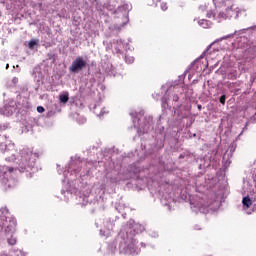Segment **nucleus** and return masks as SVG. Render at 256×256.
I'll return each mask as SVG.
<instances>
[{
    "label": "nucleus",
    "mask_w": 256,
    "mask_h": 256,
    "mask_svg": "<svg viewBox=\"0 0 256 256\" xmlns=\"http://www.w3.org/2000/svg\"><path fill=\"white\" fill-rule=\"evenodd\" d=\"M1 151L6 153V161H14L19 166V171H29L31 167L35 165V159H33V151L29 148L21 150L17 157L15 151V144L8 143L6 145H0Z\"/></svg>",
    "instance_id": "obj_1"
},
{
    "label": "nucleus",
    "mask_w": 256,
    "mask_h": 256,
    "mask_svg": "<svg viewBox=\"0 0 256 256\" xmlns=\"http://www.w3.org/2000/svg\"><path fill=\"white\" fill-rule=\"evenodd\" d=\"M139 227H141V225L135 223L133 220H130L128 222V227H125L120 231V243L118 249L121 255L129 256L139 254V246H137V240L133 239V234L131 231V229H133L134 232L139 233Z\"/></svg>",
    "instance_id": "obj_2"
},
{
    "label": "nucleus",
    "mask_w": 256,
    "mask_h": 256,
    "mask_svg": "<svg viewBox=\"0 0 256 256\" xmlns=\"http://www.w3.org/2000/svg\"><path fill=\"white\" fill-rule=\"evenodd\" d=\"M3 211H5V215L0 218V231L3 230L4 227L9 245H15L17 240L13 237V233H15V225H17V221L15 218L8 216L9 212H7V209H4Z\"/></svg>",
    "instance_id": "obj_3"
},
{
    "label": "nucleus",
    "mask_w": 256,
    "mask_h": 256,
    "mask_svg": "<svg viewBox=\"0 0 256 256\" xmlns=\"http://www.w3.org/2000/svg\"><path fill=\"white\" fill-rule=\"evenodd\" d=\"M207 17L209 19L213 17V19H215V21L218 23H221V21H225L227 19H231V17H235V19H237V17H239V8H237L235 5H232L230 8L228 7L222 9L217 13H208Z\"/></svg>",
    "instance_id": "obj_4"
},
{
    "label": "nucleus",
    "mask_w": 256,
    "mask_h": 256,
    "mask_svg": "<svg viewBox=\"0 0 256 256\" xmlns=\"http://www.w3.org/2000/svg\"><path fill=\"white\" fill-rule=\"evenodd\" d=\"M243 209L247 215H251L255 211V200L251 195H246L242 199Z\"/></svg>",
    "instance_id": "obj_5"
},
{
    "label": "nucleus",
    "mask_w": 256,
    "mask_h": 256,
    "mask_svg": "<svg viewBox=\"0 0 256 256\" xmlns=\"http://www.w3.org/2000/svg\"><path fill=\"white\" fill-rule=\"evenodd\" d=\"M87 61L83 57H77L71 64L69 71L71 73H79L85 66Z\"/></svg>",
    "instance_id": "obj_6"
},
{
    "label": "nucleus",
    "mask_w": 256,
    "mask_h": 256,
    "mask_svg": "<svg viewBox=\"0 0 256 256\" xmlns=\"http://www.w3.org/2000/svg\"><path fill=\"white\" fill-rule=\"evenodd\" d=\"M244 190L247 193H256V176L250 177L244 181Z\"/></svg>",
    "instance_id": "obj_7"
},
{
    "label": "nucleus",
    "mask_w": 256,
    "mask_h": 256,
    "mask_svg": "<svg viewBox=\"0 0 256 256\" xmlns=\"http://www.w3.org/2000/svg\"><path fill=\"white\" fill-rule=\"evenodd\" d=\"M2 115H6L9 117L10 115H13L15 113V102L10 101L4 105V107L1 109Z\"/></svg>",
    "instance_id": "obj_8"
},
{
    "label": "nucleus",
    "mask_w": 256,
    "mask_h": 256,
    "mask_svg": "<svg viewBox=\"0 0 256 256\" xmlns=\"http://www.w3.org/2000/svg\"><path fill=\"white\" fill-rule=\"evenodd\" d=\"M0 256H25V252H23L22 250H14L10 253H7V252H3L0 254Z\"/></svg>",
    "instance_id": "obj_9"
},
{
    "label": "nucleus",
    "mask_w": 256,
    "mask_h": 256,
    "mask_svg": "<svg viewBox=\"0 0 256 256\" xmlns=\"http://www.w3.org/2000/svg\"><path fill=\"white\" fill-rule=\"evenodd\" d=\"M198 25L200 27H203V29H207V27H211V23H209V21H207L206 19L199 20Z\"/></svg>",
    "instance_id": "obj_10"
},
{
    "label": "nucleus",
    "mask_w": 256,
    "mask_h": 256,
    "mask_svg": "<svg viewBox=\"0 0 256 256\" xmlns=\"http://www.w3.org/2000/svg\"><path fill=\"white\" fill-rule=\"evenodd\" d=\"M60 103H67L69 101V93L65 92L59 96Z\"/></svg>",
    "instance_id": "obj_11"
},
{
    "label": "nucleus",
    "mask_w": 256,
    "mask_h": 256,
    "mask_svg": "<svg viewBox=\"0 0 256 256\" xmlns=\"http://www.w3.org/2000/svg\"><path fill=\"white\" fill-rule=\"evenodd\" d=\"M7 169L10 173H13V168H7V166H0V173L5 175L7 173Z\"/></svg>",
    "instance_id": "obj_12"
},
{
    "label": "nucleus",
    "mask_w": 256,
    "mask_h": 256,
    "mask_svg": "<svg viewBox=\"0 0 256 256\" xmlns=\"http://www.w3.org/2000/svg\"><path fill=\"white\" fill-rule=\"evenodd\" d=\"M135 58L133 56L130 55H126L125 56V62L128 63L129 65H131V63H134Z\"/></svg>",
    "instance_id": "obj_13"
},
{
    "label": "nucleus",
    "mask_w": 256,
    "mask_h": 256,
    "mask_svg": "<svg viewBox=\"0 0 256 256\" xmlns=\"http://www.w3.org/2000/svg\"><path fill=\"white\" fill-rule=\"evenodd\" d=\"M160 9H162V11H167V9H169V5H167V2H161Z\"/></svg>",
    "instance_id": "obj_14"
},
{
    "label": "nucleus",
    "mask_w": 256,
    "mask_h": 256,
    "mask_svg": "<svg viewBox=\"0 0 256 256\" xmlns=\"http://www.w3.org/2000/svg\"><path fill=\"white\" fill-rule=\"evenodd\" d=\"M35 45H37V42H36L35 40H31V41L28 43L29 49H34Z\"/></svg>",
    "instance_id": "obj_15"
},
{
    "label": "nucleus",
    "mask_w": 256,
    "mask_h": 256,
    "mask_svg": "<svg viewBox=\"0 0 256 256\" xmlns=\"http://www.w3.org/2000/svg\"><path fill=\"white\" fill-rule=\"evenodd\" d=\"M106 113H109V111L107 110V108H103L100 112L99 117H103V115H105Z\"/></svg>",
    "instance_id": "obj_16"
},
{
    "label": "nucleus",
    "mask_w": 256,
    "mask_h": 256,
    "mask_svg": "<svg viewBox=\"0 0 256 256\" xmlns=\"http://www.w3.org/2000/svg\"><path fill=\"white\" fill-rule=\"evenodd\" d=\"M17 83H19V78L17 77L12 78V87L15 86Z\"/></svg>",
    "instance_id": "obj_17"
},
{
    "label": "nucleus",
    "mask_w": 256,
    "mask_h": 256,
    "mask_svg": "<svg viewBox=\"0 0 256 256\" xmlns=\"http://www.w3.org/2000/svg\"><path fill=\"white\" fill-rule=\"evenodd\" d=\"M37 111H38V113H44L45 112V108H43V106H38L37 107Z\"/></svg>",
    "instance_id": "obj_18"
},
{
    "label": "nucleus",
    "mask_w": 256,
    "mask_h": 256,
    "mask_svg": "<svg viewBox=\"0 0 256 256\" xmlns=\"http://www.w3.org/2000/svg\"><path fill=\"white\" fill-rule=\"evenodd\" d=\"M220 103H221L222 105H225V95H222V96L220 97Z\"/></svg>",
    "instance_id": "obj_19"
},
{
    "label": "nucleus",
    "mask_w": 256,
    "mask_h": 256,
    "mask_svg": "<svg viewBox=\"0 0 256 256\" xmlns=\"http://www.w3.org/2000/svg\"><path fill=\"white\" fill-rule=\"evenodd\" d=\"M118 45H119V48H118V49H121V48L123 47V41L120 40V41L118 42Z\"/></svg>",
    "instance_id": "obj_20"
},
{
    "label": "nucleus",
    "mask_w": 256,
    "mask_h": 256,
    "mask_svg": "<svg viewBox=\"0 0 256 256\" xmlns=\"http://www.w3.org/2000/svg\"><path fill=\"white\" fill-rule=\"evenodd\" d=\"M153 1V5H158L159 0H152Z\"/></svg>",
    "instance_id": "obj_21"
},
{
    "label": "nucleus",
    "mask_w": 256,
    "mask_h": 256,
    "mask_svg": "<svg viewBox=\"0 0 256 256\" xmlns=\"http://www.w3.org/2000/svg\"><path fill=\"white\" fill-rule=\"evenodd\" d=\"M216 1H218V2H221V1H222V2H225V0H216Z\"/></svg>",
    "instance_id": "obj_22"
},
{
    "label": "nucleus",
    "mask_w": 256,
    "mask_h": 256,
    "mask_svg": "<svg viewBox=\"0 0 256 256\" xmlns=\"http://www.w3.org/2000/svg\"><path fill=\"white\" fill-rule=\"evenodd\" d=\"M6 69H9V64L6 65Z\"/></svg>",
    "instance_id": "obj_23"
},
{
    "label": "nucleus",
    "mask_w": 256,
    "mask_h": 256,
    "mask_svg": "<svg viewBox=\"0 0 256 256\" xmlns=\"http://www.w3.org/2000/svg\"><path fill=\"white\" fill-rule=\"evenodd\" d=\"M198 109H201V105H198Z\"/></svg>",
    "instance_id": "obj_24"
}]
</instances>
